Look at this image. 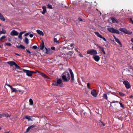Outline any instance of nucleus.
Wrapping results in <instances>:
<instances>
[{"label":"nucleus","instance_id":"f257e3e1","mask_svg":"<svg viewBox=\"0 0 133 133\" xmlns=\"http://www.w3.org/2000/svg\"><path fill=\"white\" fill-rule=\"evenodd\" d=\"M69 72L71 75V77L69 73L67 72H64L62 74L61 76L62 79L65 81H69L71 78L70 81L73 82L74 81V76L72 70L69 69Z\"/></svg>","mask_w":133,"mask_h":133},{"label":"nucleus","instance_id":"f03ea898","mask_svg":"<svg viewBox=\"0 0 133 133\" xmlns=\"http://www.w3.org/2000/svg\"><path fill=\"white\" fill-rule=\"evenodd\" d=\"M123 74L126 76H127L130 74L133 75V69L130 67H129L128 68V69L124 71L123 72Z\"/></svg>","mask_w":133,"mask_h":133},{"label":"nucleus","instance_id":"7ed1b4c3","mask_svg":"<svg viewBox=\"0 0 133 133\" xmlns=\"http://www.w3.org/2000/svg\"><path fill=\"white\" fill-rule=\"evenodd\" d=\"M53 86H59L60 87H62L63 83H62V80L61 79H57V81H54L52 84Z\"/></svg>","mask_w":133,"mask_h":133},{"label":"nucleus","instance_id":"20e7f679","mask_svg":"<svg viewBox=\"0 0 133 133\" xmlns=\"http://www.w3.org/2000/svg\"><path fill=\"white\" fill-rule=\"evenodd\" d=\"M87 54L92 55L93 56L97 55L98 54L97 51L94 49H90L87 51Z\"/></svg>","mask_w":133,"mask_h":133},{"label":"nucleus","instance_id":"39448f33","mask_svg":"<svg viewBox=\"0 0 133 133\" xmlns=\"http://www.w3.org/2000/svg\"><path fill=\"white\" fill-rule=\"evenodd\" d=\"M107 30L109 31L112 33H115L117 34H119V32L118 30L112 28H108Z\"/></svg>","mask_w":133,"mask_h":133},{"label":"nucleus","instance_id":"423d86ee","mask_svg":"<svg viewBox=\"0 0 133 133\" xmlns=\"http://www.w3.org/2000/svg\"><path fill=\"white\" fill-rule=\"evenodd\" d=\"M23 72L25 73L27 75L29 76H32V73H33V71H30L23 69Z\"/></svg>","mask_w":133,"mask_h":133},{"label":"nucleus","instance_id":"0eeeda50","mask_svg":"<svg viewBox=\"0 0 133 133\" xmlns=\"http://www.w3.org/2000/svg\"><path fill=\"white\" fill-rule=\"evenodd\" d=\"M45 51L44 53L45 54L51 55L54 52L50 48H45Z\"/></svg>","mask_w":133,"mask_h":133},{"label":"nucleus","instance_id":"6e6552de","mask_svg":"<svg viewBox=\"0 0 133 133\" xmlns=\"http://www.w3.org/2000/svg\"><path fill=\"white\" fill-rule=\"evenodd\" d=\"M123 84L125 85L127 89H129L130 87V85L129 82L127 81H125L123 82Z\"/></svg>","mask_w":133,"mask_h":133},{"label":"nucleus","instance_id":"1a4fd4ad","mask_svg":"<svg viewBox=\"0 0 133 133\" xmlns=\"http://www.w3.org/2000/svg\"><path fill=\"white\" fill-rule=\"evenodd\" d=\"M95 35L98 37L102 38L105 41H106V39L104 38L98 32H94Z\"/></svg>","mask_w":133,"mask_h":133},{"label":"nucleus","instance_id":"9d476101","mask_svg":"<svg viewBox=\"0 0 133 133\" xmlns=\"http://www.w3.org/2000/svg\"><path fill=\"white\" fill-rule=\"evenodd\" d=\"M10 34L12 36H17L18 35V33L15 30H13L10 32Z\"/></svg>","mask_w":133,"mask_h":133},{"label":"nucleus","instance_id":"9b49d317","mask_svg":"<svg viewBox=\"0 0 133 133\" xmlns=\"http://www.w3.org/2000/svg\"><path fill=\"white\" fill-rule=\"evenodd\" d=\"M92 58L96 62H98L100 59V57L98 55H95L92 57Z\"/></svg>","mask_w":133,"mask_h":133},{"label":"nucleus","instance_id":"f8f14e48","mask_svg":"<svg viewBox=\"0 0 133 133\" xmlns=\"http://www.w3.org/2000/svg\"><path fill=\"white\" fill-rule=\"evenodd\" d=\"M7 63L9 64L10 66H12L13 65L16 66V63L14 61H10L7 62Z\"/></svg>","mask_w":133,"mask_h":133},{"label":"nucleus","instance_id":"ddd939ff","mask_svg":"<svg viewBox=\"0 0 133 133\" xmlns=\"http://www.w3.org/2000/svg\"><path fill=\"white\" fill-rule=\"evenodd\" d=\"M91 94L94 97H96L97 96V94L96 90H95L94 89L92 90L91 92Z\"/></svg>","mask_w":133,"mask_h":133},{"label":"nucleus","instance_id":"4468645a","mask_svg":"<svg viewBox=\"0 0 133 133\" xmlns=\"http://www.w3.org/2000/svg\"><path fill=\"white\" fill-rule=\"evenodd\" d=\"M113 37L115 39L116 41L119 44V45L121 46H122V44L119 41V39L118 38H116L114 35H113Z\"/></svg>","mask_w":133,"mask_h":133},{"label":"nucleus","instance_id":"2eb2a0df","mask_svg":"<svg viewBox=\"0 0 133 133\" xmlns=\"http://www.w3.org/2000/svg\"><path fill=\"white\" fill-rule=\"evenodd\" d=\"M118 103V101H113L111 103V104H110V106H112V105L111 104L113 103ZM119 103L120 104V107H121V108H124V106L122 104V103H121V102H119Z\"/></svg>","mask_w":133,"mask_h":133},{"label":"nucleus","instance_id":"dca6fc26","mask_svg":"<svg viewBox=\"0 0 133 133\" xmlns=\"http://www.w3.org/2000/svg\"><path fill=\"white\" fill-rule=\"evenodd\" d=\"M96 45L97 47L101 49L104 54H105V52L104 51V48L103 47H101L98 44H96Z\"/></svg>","mask_w":133,"mask_h":133},{"label":"nucleus","instance_id":"f3484780","mask_svg":"<svg viewBox=\"0 0 133 133\" xmlns=\"http://www.w3.org/2000/svg\"><path fill=\"white\" fill-rule=\"evenodd\" d=\"M45 47V45L44 44V43L43 42L40 45V48L39 49V48H37V50H42Z\"/></svg>","mask_w":133,"mask_h":133},{"label":"nucleus","instance_id":"a211bd4d","mask_svg":"<svg viewBox=\"0 0 133 133\" xmlns=\"http://www.w3.org/2000/svg\"><path fill=\"white\" fill-rule=\"evenodd\" d=\"M111 19L113 23H118V21L116 18L112 17L111 18Z\"/></svg>","mask_w":133,"mask_h":133},{"label":"nucleus","instance_id":"6ab92c4d","mask_svg":"<svg viewBox=\"0 0 133 133\" xmlns=\"http://www.w3.org/2000/svg\"><path fill=\"white\" fill-rule=\"evenodd\" d=\"M33 128V125H32L29 127L27 129L26 131L24 132V133H26L29 132L31 129Z\"/></svg>","mask_w":133,"mask_h":133},{"label":"nucleus","instance_id":"aec40b11","mask_svg":"<svg viewBox=\"0 0 133 133\" xmlns=\"http://www.w3.org/2000/svg\"><path fill=\"white\" fill-rule=\"evenodd\" d=\"M42 8L43 9V11L42 12V13L43 14H44L46 11V8L45 6H43L42 7Z\"/></svg>","mask_w":133,"mask_h":133},{"label":"nucleus","instance_id":"412c9836","mask_svg":"<svg viewBox=\"0 0 133 133\" xmlns=\"http://www.w3.org/2000/svg\"><path fill=\"white\" fill-rule=\"evenodd\" d=\"M36 32L42 36L44 35V33L43 32L40 30H37Z\"/></svg>","mask_w":133,"mask_h":133},{"label":"nucleus","instance_id":"4be33fe9","mask_svg":"<svg viewBox=\"0 0 133 133\" xmlns=\"http://www.w3.org/2000/svg\"><path fill=\"white\" fill-rule=\"evenodd\" d=\"M2 115L4 117L5 116L7 117H9L11 116V115L10 114H9L7 112L2 113Z\"/></svg>","mask_w":133,"mask_h":133},{"label":"nucleus","instance_id":"5701e85b","mask_svg":"<svg viewBox=\"0 0 133 133\" xmlns=\"http://www.w3.org/2000/svg\"><path fill=\"white\" fill-rule=\"evenodd\" d=\"M16 47L18 48H21L23 49H24L25 48L24 46L22 45H20L19 46L16 45Z\"/></svg>","mask_w":133,"mask_h":133},{"label":"nucleus","instance_id":"b1692460","mask_svg":"<svg viewBox=\"0 0 133 133\" xmlns=\"http://www.w3.org/2000/svg\"><path fill=\"white\" fill-rule=\"evenodd\" d=\"M119 31H121L125 33L126 31V30H127L126 29H124V28H120L119 29Z\"/></svg>","mask_w":133,"mask_h":133},{"label":"nucleus","instance_id":"393cba45","mask_svg":"<svg viewBox=\"0 0 133 133\" xmlns=\"http://www.w3.org/2000/svg\"><path fill=\"white\" fill-rule=\"evenodd\" d=\"M25 118L28 119V121H30V120H32V119H31V117L29 115H26L25 116Z\"/></svg>","mask_w":133,"mask_h":133},{"label":"nucleus","instance_id":"a878e982","mask_svg":"<svg viewBox=\"0 0 133 133\" xmlns=\"http://www.w3.org/2000/svg\"><path fill=\"white\" fill-rule=\"evenodd\" d=\"M40 74L43 77L45 78H49L44 73H41Z\"/></svg>","mask_w":133,"mask_h":133},{"label":"nucleus","instance_id":"bb28decb","mask_svg":"<svg viewBox=\"0 0 133 133\" xmlns=\"http://www.w3.org/2000/svg\"><path fill=\"white\" fill-rule=\"evenodd\" d=\"M15 66L16 69L22 70L23 71V69H22L19 66H18L17 64H16Z\"/></svg>","mask_w":133,"mask_h":133},{"label":"nucleus","instance_id":"cd10ccee","mask_svg":"<svg viewBox=\"0 0 133 133\" xmlns=\"http://www.w3.org/2000/svg\"><path fill=\"white\" fill-rule=\"evenodd\" d=\"M6 33V31L3 29H2V31H0V35L2 34H5Z\"/></svg>","mask_w":133,"mask_h":133},{"label":"nucleus","instance_id":"c85d7f7f","mask_svg":"<svg viewBox=\"0 0 133 133\" xmlns=\"http://www.w3.org/2000/svg\"><path fill=\"white\" fill-rule=\"evenodd\" d=\"M11 92H15L17 91V90H16V89L12 87V88L11 89Z\"/></svg>","mask_w":133,"mask_h":133},{"label":"nucleus","instance_id":"c756f323","mask_svg":"<svg viewBox=\"0 0 133 133\" xmlns=\"http://www.w3.org/2000/svg\"><path fill=\"white\" fill-rule=\"evenodd\" d=\"M24 42H25L26 44H28L29 43V40L27 38H25Z\"/></svg>","mask_w":133,"mask_h":133},{"label":"nucleus","instance_id":"7c9ffc66","mask_svg":"<svg viewBox=\"0 0 133 133\" xmlns=\"http://www.w3.org/2000/svg\"><path fill=\"white\" fill-rule=\"evenodd\" d=\"M29 104L31 105H32L33 104V102L32 99L30 98L29 100Z\"/></svg>","mask_w":133,"mask_h":133},{"label":"nucleus","instance_id":"2f4dec72","mask_svg":"<svg viewBox=\"0 0 133 133\" xmlns=\"http://www.w3.org/2000/svg\"><path fill=\"white\" fill-rule=\"evenodd\" d=\"M22 34L21 32L19 33V35L18 36V38L20 39L21 40L22 39Z\"/></svg>","mask_w":133,"mask_h":133},{"label":"nucleus","instance_id":"473e14b6","mask_svg":"<svg viewBox=\"0 0 133 133\" xmlns=\"http://www.w3.org/2000/svg\"><path fill=\"white\" fill-rule=\"evenodd\" d=\"M103 97L105 99L108 100V97L106 94H104L103 95Z\"/></svg>","mask_w":133,"mask_h":133},{"label":"nucleus","instance_id":"72a5a7b5","mask_svg":"<svg viewBox=\"0 0 133 133\" xmlns=\"http://www.w3.org/2000/svg\"><path fill=\"white\" fill-rule=\"evenodd\" d=\"M47 7L49 9H52L53 7L50 4H48L47 5Z\"/></svg>","mask_w":133,"mask_h":133},{"label":"nucleus","instance_id":"f704fd0d","mask_svg":"<svg viewBox=\"0 0 133 133\" xmlns=\"http://www.w3.org/2000/svg\"><path fill=\"white\" fill-rule=\"evenodd\" d=\"M62 48L63 49H65L66 48H67L68 50H70V48L69 47V45L67 46V47H66L65 46H63Z\"/></svg>","mask_w":133,"mask_h":133},{"label":"nucleus","instance_id":"c9c22d12","mask_svg":"<svg viewBox=\"0 0 133 133\" xmlns=\"http://www.w3.org/2000/svg\"><path fill=\"white\" fill-rule=\"evenodd\" d=\"M125 33L127 34L130 35L132 34V32L128 31L127 30Z\"/></svg>","mask_w":133,"mask_h":133},{"label":"nucleus","instance_id":"e433bc0d","mask_svg":"<svg viewBox=\"0 0 133 133\" xmlns=\"http://www.w3.org/2000/svg\"><path fill=\"white\" fill-rule=\"evenodd\" d=\"M73 53V51H69L68 53V54L71 56L72 55Z\"/></svg>","mask_w":133,"mask_h":133},{"label":"nucleus","instance_id":"4c0bfd02","mask_svg":"<svg viewBox=\"0 0 133 133\" xmlns=\"http://www.w3.org/2000/svg\"><path fill=\"white\" fill-rule=\"evenodd\" d=\"M119 94L122 96H124V94L121 92H119Z\"/></svg>","mask_w":133,"mask_h":133},{"label":"nucleus","instance_id":"58836bf2","mask_svg":"<svg viewBox=\"0 0 133 133\" xmlns=\"http://www.w3.org/2000/svg\"><path fill=\"white\" fill-rule=\"evenodd\" d=\"M6 38V36H3L1 38H0V41H1V40L2 39H3L5 38Z\"/></svg>","mask_w":133,"mask_h":133},{"label":"nucleus","instance_id":"ea45409f","mask_svg":"<svg viewBox=\"0 0 133 133\" xmlns=\"http://www.w3.org/2000/svg\"><path fill=\"white\" fill-rule=\"evenodd\" d=\"M54 41L55 42L58 43L59 42L58 41L57 39L56 38H55L54 39Z\"/></svg>","mask_w":133,"mask_h":133},{"label":"nucleus","instance_id":"a19ab883","mask_svg":"<svg viewBox=\"0 0 133 133\" xmlns=\"http://www.w3.org/2000/svg\"><path fill=\"white\" fill-rule=\"evenodd\" d=\"M100 122L101 123V124L103 125V126H105V124L103 122H102L101 121H100Z\"/></svg>","mask_w":133,"mask_h":133},{"label":"nucleus","instance_id":"79ce46f5","mask_svg":"<svg viewBox=\"0 0 133 133\" xmlns=\"http://www.w3.org/2000/svg\"><path fill=\"white\" fill-rule=\"evenodd\" d=\"M5 44L9 46H10L11 45V44L10 43H6Z\"/></svg>","mask_w":133,"mask_h":133},{"label":"nucleus","instance_id":"37998d69","mask_svg":"<svg viewBox=\"0 0 133 133\" xmlns=\"http://www.w3.org/2000/svg\"><path fill=\"white\" fill-rule=\"evenodd\" d=\"M51 50H55V48L54 47L52 46L51 47Z\"/></svg>","mask_w":133,"mask_h":133},{"label":"nucleus","instance_id":"c03bdc74","mask_svg":"<svg viewBox=\"0 0 133 133\" xmlns=\"http://www.w3.org/2000/svg\"><path fill=\"white\" fill-rule=\"evenodd\" d=\"M5 84L6 85H7L11 89L12 88V87L9 84H7L6 83Z\"/></svg>","mask_w":133,"mask_h":133},{"label":"nucleus","instance_id":"a18cd8bd","mask_svg":"<svg viewBox=\"0 0 133 133\" xmlns=\"http://www.w3.org/2000/svg\"><path fill=\"white\" fill-rule=\"evenodd\" d=\"M75 46V44L74 43H72L70 44V46L71 47H74Z\"/></svg>","mask_w":133,"mask_h":133},{"label":"nucleus","instance_id":"49530a36","mask_svg":"<svg viewBox=\"0 0 133 133\" xmlns=\"http://www.w3.org/2000/svg\"><path fill=\"white\" fill-rule=\"evenodd\" d=\"M75 50L76 51V52H78V53H80V52L78 51V50H77V48H75Z\"/></svg>","mask_w":133,"mask_h":133},{"label":"nucleus","instance_id":"de8ad7c7","mask_svg":"<svg viewBox=\"0 0 133 133\" xmlns=\"http://www.w3.org/2000/svg\"><path fill=\"white\" fill-rule=\"evenodd\" d=\"M87 87L89 89H90V88L89 87L90 84L89 83H87Z\"/></svg>","mask_w":133,"mask_h":133},{"label":"nucleus","instance_id":"09e8293b","mask_svg":"<svg viewBox=\"0 0 133 133\" xmlns=\"http://www.w3.org/2000/svg\"><path fill=\"white\" fill-rule=\"evenodd\" d=\"M30 34L29 33H26V34H25V35H24V36H28V35H29V34Z\"/></svg>","mask_w":133,"mask_h":133},{"label":"nucleus","instance_id":"8fccbe9b","mask_svg":"<svg viewBox=\"0 0 133 133\" xmlns=\"http://www.w3.org/2000/svg\"><path fill=\"white\" fill-rule=\"evenodd\" d=\"M78 19L79 21H82V19L80 18H79Z\"/></svg>","mask_w":133,"mask_h":133},{"label":"nucleus","instance_id":"3c124183","mask_svg":"<svg viewBox=\"0 0 133 133\" xmlns=\"http://www.w3.org/2000/svg\"><path fill=\"white\" fill-rule=\"evenodd\" d=\"M129 98H133V96L132 95H130Z\"/></svg>","mask_w":133,"mask_h":133},{"label":"nucleus","instance_id":"603ef678","mask_svg":"<svg viewBox=\"0 0 133 133\" xmlns=\"http://www.w3.org/2000/svg\"><path fill=\"white\" fill-rule=\"evenodd\" d=\"M26 51L27 52L29 53V54H30L31 53V52L28 49H26Z\"/></svg>","mask_w":133,"mask_h":133},{"label":"nucleus","instance_id":"864d4df0","mask_svg":"<svg viewBox=\"0 0 133 133\" xmlns=\"http://www.w3.org/2000/svg\"><path fill=\"white\" fill-rule=\"evenodd\" d=\"M33 36V35L32 34H30V35H29V36L30 37H32Z\"/></svg>","mask_w":133,"mask_h":133},{"label":"nucleus","instance_id":"5fc2aeb1","mask_svg":"<svg viewBox=\"0 0 133 133\" xmlns=\"http://www.w3.org/2000/svg\"><path fill=\"white\" fill-rule=\"evenodd\" d=\"M37 46L36 45L34 46V49H37Z\"/></svg>","mask_w":133,"mask_h":133},{"label":"nucleus","instance_id":"6e6d98bb","mask_svg":"<svg viewBox=\"0 0 133 133\" xmlns=\"http://www.w3.org/2000/svg\"><path fill=\"white\" fill-rule=\"evenodd\" d=\"M79 56L81 57H83V56L82 55L81 53H80H80H79Z\"/></svg>","mask_w":133,"mask_h":133},{"label":"nucleus","instance_id":"4d7b16f0","mask_svg":"<svg viewBox=\"0 0 133 133\" xmlns=\"http://www.w3.org/2000/svg\"><path fill=\"white\" fill-rule=\"evenodd\" d=\"M15 54L16 55H17L18 56H20V55L19 54H18L17 53H15Z\"/></svg>","mask_w":133,"mask_h":133},{"label":"nucleus","instance_id":"13d9d810","mask_svg":"<svg viewBox=\"0 0 133 133\" xmlns=\"http://www.w3.org/2000/svg\"><path fill=\"white\" fill-rule=\"evenodd\" d=\"M26 32V31H23L21 32L22 33V34H23Z\"/></svg>","mask_w":133,"mask_h":133},{"label":"nucleus","instance_id":"bf43d9fd","mask_svg":"<svg viewBox=\"0 0 133 133\" xmlns=\"http://www.w3.org/2000/svg\"><path fill=\"white\" fill-rule=\"evenodd\" d=\"M17 71L18 72H23V71Z\"/></svg>","mask_w":133,"mask_h":133},{"label":"nucleus","instance_id":"052dcab7","mask_svg":"<svg viewBox=\"0 0 133 133\" xmlns=\"http://www.w3.org/2000/svg\"><path fill=\"white\" fill-rule=\"evenodd\" d=\"M2 116V114H0V118H1Z\"/></svg>","mask_w":133,"mask_h":133},{"label":"nucleus","instance_id":"680f3d73","mask_svg":"<svg viewBox=\"0 0 133 133\" xmlns=\"http://www.w3.org/2000/svg\"><path fill=\"white\" fill-rule=\"evenodd\" d=\"M131 41L133 43V38H132L131 39Z\"/></svg>","mask_w":133,"mask_h":133},{"label":"nucleus","instance_id":"e2e57ef3","mask_svg":"<svg viewBox=\"0 0 133 133\" xmlns=\"http://www.w3.org/2000/svg\"><path fill=\"white\" fill-rule=\"evenodd\" d=\"M130 19H131V22H132V24H133V21L132 20V19H131V18H130Z\"/></svg>","mask_w":133,"mask_h":133},{"label":"nucleus","instance_id":"0e129e2a","mask_svg":"<svg viewBox=\"0 0 133 133\" xmlns=\"http://www.w3.org/2000/svg\"><path fill=\"white\" fill-rule=\"evenodd\" d=\"M0 48H3V46H1L0 45Z\"/></svg>","mask_w":133,"mask_h":133},{"label":"nucleus","instance_id":"69168bd1","mask_svg":"<svg viewBox=\"0 0 133 133\" xmlns=\"http://www.w3.org/2000/svg\"><path fill=\"white\" fill-rule=\"evenodd\" d=\"M9 131H8L4 133H9Z\"/></svg>","mask_w":133,"mask_h":133},{"label":"nucleus","instance_id":"338daca9","mask_svg":"<svg viewBox=\"0 0 133 133\" xmlns=\"http://www.w3.org/2000/svg\"><path fill=\"white\" fill-rule=\"evenodd\" d=\"M8 40H9V41H11V40H10V38H9L8 39Z\"/></svg>","mask_w":133,"mask_h":133},{"label":"nucleus","instance_id":"774afa93","mask_svg":"<svg viewBox=\"0 0 133 133\" xmlns=\"http://www.w3.org/2000/svg\"><path fill=\"white\" fill-rule=\"evenodd\" d=\"M34 73H36V72H34Z\"/></svg>","mask_w":133,"mask_h":133}]
</instances>
